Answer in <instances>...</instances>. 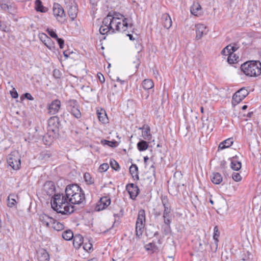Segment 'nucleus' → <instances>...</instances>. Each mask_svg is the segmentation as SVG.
Returning a JSON list of instances; mask_svg holds the SVG:
<instances>
[{
    "label": "nucleus",
    "mask_w": 261,
    "mask_h": 261,
    "mask_svg": "<svg viewBox=\"0 0 261 261\" xmlns=\"http://www.w3.org/2000/svg\"><path fill=\"white\" fill-rule=\"evenodd\" d=\"M68 200L62 194H56L51 201L52 208L62 215L70 214L74 211V206L70 205Z\"/></svg>",
    "instance_id": "1"
},
{
    "label": "nucleus",
    "mask_w": 261,
    "mask_h": 261,
    "mask_svg": "<svg viewBox=\"0 0 261 261\" xmlns=\"http://www.w3.org/2000/svg\"><path fill=\"white\" fill-rule=\"evenodd\" d=\"M120 16L123 17V16L119 13H116L115 19L114 21L115 29L118 32H122L123 33H133L135 32V28L132 20L130 19L127 18H123L122 20Z\"/></svg>",
    "instance_id": "2"
},
{
    "label": "nucleus",
    "mask_w": 261,
    "mask_h": 261,
    "mask_svg": "<svg viewBox=\"0 0 261 261\" xmlns=\"http://www.w3.org/2000/svg\"><path fill=\"white\" fill-rule=\"evenodd\" d=\"M241 68L246 75L251 77L261 74V63L259 61L245 62L241 65Z\"/></svg>",
    "instance_id": "3"
},
{
    "label": "nucleus",
    "mask_w": 261,
    "mask_h": 261,
    "mask_svg": "<svg viewBox=\"0 0 261 261\" xmlns=\"http://www.w3.org/2000/svg\"><path fill=\"white\" fill-rule=\"evenodd\" d=\"M7 161L9 166L14 170H17L20 168L21 165L20 155L18 151H13L7 157Z\"/></svg>",
    "instance_id": "4"
},
{
    "label": "nucleus",
    "mask_w": 261,
    "mask_h": 261,
    "mask_svg": "<svg viewBox=\"0 0 261 261\" xmlns=\"http://www.w3.org/2000/svg\"><path fill=\"white\" fill-rule=\"evenodd\" d=\"M68 111L76 118L79 119L82 114L80 111V105L75 99H70L67 102Z\"/></svg>",
    "instance_id": "5"
},
{
    "label": "nucleus",
    "mask_w": 261,
    "mask_h": 261,
    "mask_svg": "<svg viewBox=\"0 0 261 261\" xmlns=\"http://www.w3.org/2000/svg\"><path fill=\"white\" fill-rule=\"evenodd\" d=\"M65 3L68 8V14L72 20H74L76 17L78 9L77 5L75 0H65Z\"/></svg>",
    "instance_id": "6"
},
{
    "label": "nucleus",
    "mask_w": 261,
    "mask_h": 261,
    "mask_svg": "<svg viewBox=\"0 0 261 261\" xmlns=\"http://www.w3.org/2000/svg\"><path fill=\"white\" fill-rule=\"evenodd\" d=\"M249 94L245 88H242L238 90L233 95L232 104L236 105L242 101Z\"/></svg>",
    "instance_id": "7"
},
{
    "label": "nucleus",
    "mask_w": 261,
    "mask_h": 261,
    "mask_svg": "<svg viewBox=\"0 0 261 261\" xmlns=\"http://www.w3.org/2000/svg\"><path fill=\"white\" fill-rule=\"evenodd\" d=\"M60 120L58 116L51 117L48 120L47 129L55 134H58L59 131Z\"/></svg>",
    "instance_id": "8"
},
{
    "label": "nucleus",
    "mask_w": 261,
    "mask_h": 261,
    "mask_svg": "<svg viewBox=\"0 0 261 261\" xmlns=\"http://www.w3.org/2000/svg\"><path fill=\"white\" fill-rule=\"evenodd\" d=\"M53 13L58 21L63 22L65 20V14L62 7L58 3H55L53 6Z\"/></svg>",
    "instance_id": "9"
},
{
    "label": "nucleus",
    "mask_w": 261,
    "mask_h": 261,
    "mask_svg": "<svg viewBox=\"0 0 261 261\" xmlns=\"http://www.w3.org/2000/svg\"><path fill=\"white\" fill-rule=\"evenodd\" d=\"M69 202L74 204H83L85 201V193L81 189L80 192H76L73 196L68 199Z\"/></svg>",
    "instance_id": "10"
},
{
    "label": "nucleus",
    "mask_w": 261,
    "mask_h": 261,
    "mask_svg": "<svg viewBox=\"0 0 261 261\" xmlns=\"http://www.w3.org/2000/svg\"><path fill=\"white\" fill-rule=\"evenodd\" d=\"M82 189L77 184H71L68 185L65 189V195L66 198L68 199L73 196L77 192Z\"/></svg>",
    "instance_id": "11"
},
{
    "label": "nucleus",
    "mask_w": 261,
    "mask_h": 261,
    "mask_svg": "<svg viewBox=\"0 0 261 261\" xmlns=\"http://www.w3.org/2000/svg\"><path fill=\"white\" fill-rule=\"evenodd\" d=\"M126 190L128 192L130 198L135 200L140 192L138 187L133 183H130L126 186Z\"/></svg>",
    "instance_id": "12"
},
{
    "label": "nucleus",
    "mask_w": 261,
    "mask_h": 261,
    "mask_svg": "<svg viewBox=\"0 0 261 261\" xmlns=\"http://www.w3.org/2000/svg\"><path fill=\"white\" fill-rule=\"evenodd\" d=\"M116 13L114 15H111L110 13L104 18L102 20V25L109 28V29H112V33H114V28L112 26V23H114L115 19Z\"/></svg>",
    "instance_id": "13"
},
{
    "label": "nucleus",
    "mask_w": 261,
    "mask_h": 261,
    "mask_svg": "<svg viewBox=\"0 0 261 261\" xmlns=\"http://www.w3.org/2000/svg\"><path fill=\"white\" fill-rule=\"evenodd\" d=\"M60 108V101L58 99H55L48 106V114L50 115H55L59 112Z\"/></svg>",
    "instance_id": "14"
},
{
    "label": "nucleus",
    "mask_w": 261,
    "mask_h": 261,
    "mask_svg": "<svg viewBox=\"0 0 261 261\" xmlns=\"http://www.w3.org/2000/svg\"><path fill=\"white\" fill-rule=\"evenodd\" d=\"M111 203V199L108 196L102 197L99 201L96 209L97 211H100L107 207Z\"/></svg>",
    "instance_id": "15"
},
{
    "label": "nucleus",
    "mask_w": 261,
    "mask_h": 261,
    "mask_svg": "<svg viewBox=\"0 0 261 261\" xmlns=\"http://www.w3.org/2000/svg\"><path fill=\"white\" fill-rule=\"evenodd\" d=\"M196 28V39L197 40L200 39L204 35H206L208 30H207L206 27L203 24H198L195 25Z\"/></svg>",
    "instance_id": "16"
},
{
    "label": "nucleus",
    "mask_w": 261,
    "mask_h": 261,
    "mask_svg": "<svg viewBox=\"0 0 261 261\" xmlns=\"http://www.w3.org/2000/svg\"><path fill=\"white\" fill-rule=\"evenodd\" d=\"M37 259L38 261H49V255L47 251L43 248L39 249L37 251Z\"/></svg>",
    "instance_id": "17"
},
{
    "label": "nucleus",
    "mask_w": 261,
    "mask_h": 261,
    "mask_svg": "<svg viewBox=\"0 0 261 261\" xmlns=\"http://www.w3.org/2000/svg\"><path fill=\"white\" fill-rule=\"evenodd\" d=\"M44 190L49 196L54 195L55 192V186L53 182L47 181L44 185Z\"/></svg>",
    "instance_id": "18"
},
{
    "label": "nucleus",
    "mask_w": 261,
    "mask_h": 261,
    "mask_svg": "<svg viewBox=\"0 0 261 261\" xmlns=\"http://www.w3.org/2000/svg\"><path fill=\"white\" fill-rule=\"evenodd\" d=\"M85 241L81 234H76L73 238V245L76 249H79Z\"/></svg>",
    "instance_id": "19"
},
{
    "label": "nucleus",
    "mask_w": 261,
    "mask_h": 261,
    "mask_svg": "<svg viewBox=\"0 0 261 261\" xmlns=\"http://www.w3.org/2000/svg\"><path fill=\"white\" fill-rule=\"evenodd\" d=\"M39 220L42 223L43 225L49 227L51 226L52 222H54V218L45 214H42L39 216Z\"/></svg>",
    "instance_id": "20"
},
{
    "label": "nucleus",
    "mask_w": 261,
    "mask_h": 261,
    "mask_svg": "<svg viewBox=\"0 0 261 261\" xmlns=\"http://www.w3.org/2000/svg\"><path fill=\"white\" fill-rule=\"evenodd\" d=\"M162 21L164 28L168 29L172 25V20L168 13H164L162 16Z\"/></svg>",
    "instance_id": "21"
},
{
    "label": "nucleus",
    "mask_w": 261,
    "mask_h": 261,
    "mask_svg": "<svg viewBox=\"0 0 261 261\" xmlns=\"http://www.w3.org/2000/svg\"><path fill=\"white\" fill-rule=\"evenodd\" d=\"M161 200L164 208L163 213H171V205L169 202L167 196H162Z\"/></svg>",
    "instance_id": "22"
},
{
    "label": "nucleus",
    "mask_w": 261,
    "mask_h": 261,
    "mask_svg": "<svg viewBox=\"0 0 261 261\" xmlns=\"http://www.w3.org/2000/svg\"><path fill=\"white\" fill-rule=\"evenodd\" d=\"M142 129V135L143 138L145 140H151L152 136L150 134V129L149 126L144 125L142 127L140 128Z\"/></svg>",
    "instance_id": "23"
},
{
    "label": "nucleus",
    "mask_w": 261,
    "mask_h": 261,
    "mask_svg": "<svg viewBox=\"0 0 261 261\" xmlns=\"http://www.w3.org/2000/svg\"><path fill=\"white\" fill-rule=\"evenodd\" d=\"M233 142L232 138H228L221 142L218 146V150H223L231 146Z\"/></svg>",
    "instance_id": "24"
},
{
    "label": "nucleus",
    "mask_w": 261,
    "mask_h": 261,
    "mask_svg": "<svg viewBox=\"0 0 261 261\" xmlns=\"http://www.w3.org/2000/svg\"><path fill=\"white\" fill-rule=\"evenodd\" d=\"M129 172L134 179L139 180L138 168L136 164H132L129 167Z\"/></svg>",
    "instance_id": "25"
},
{
    "label": "nucleus",
    "mask_w": 261,
    "mask_h": 261,
    "mask_svg": "<svg viewBox=\"0 0 261 261\" xmlns=\"http://www.w3.org/2000/svg\"><path fill=\"white\" fill-rule=\"evenodd\" d=\"M222 176L218 172H214L211 177L212 181L216 185L220 184L222 181Z\"/></svg>",
    "instance_id": "26"
},
{
    "label": "nucleus",
    "mask_w": 261,
    "mask_h": 261,
    "mask_svg": "<svg viewBox=\"0 0 261 261\" xmlns=\"http://www.w3.org/2000/svg\"><path fill=\"white\" fill-rule=\"evenodd\" d=\"M142 85L143 89L147 91L152 89L154 87L153 81L149 79L144 80Z\"/></svg>",
    "instance_id": "27"
},
{
    "label": "nucleus",
    "mask_w": 261,
    "mask_h": 261,
    "mask_svg": "<svg viewBox=\"0 0 261 261\" xmlns=\"http://www.w3.org/2000/svg\"><path fill=\"white\" fill-rule=\"evenodd\" d=\"M145 224L139 223V222L136 223V235L138 238L142 235L143 230L144 228Z\"/></svg>",
    "instance_id": "28"
},
{
    "label": "nucleus",
    "mask_w": 261,
    "mask_h": 261,
    "mask_svg": "<svg viewBox=\"0 0 261 261\" xmlns=\"http://www.w3.org/2000/svg\"><path fill=\"white\" fill-rule=\"evenodd\" d=\"M201 6L198 4H194L191 8V13L195 16H198L200 14Z\"/></svg>",
    "instance_id": "29"
},
{
    "label": "nucleus",
    "mask_w": 261,
    "mask_h": 261,
    "mask_svg": "<svg viewBox=\"0 0 261 261\" xmlns=\"http://www.w3.org/2000/svg\"><path fill=\"white\" fill-rule=\"evenodd\" d=\"M35 9L38 12L44 13L47 11V8L42 5L41 0L35 1Z\"/></svg>",
    "instance_id": "30"
},
{
    "label": "nucleus",
    "mask_w": 261,
    "mask_h": 261,
    "mask_svg": "<svg viewBox=\"0 0 261 261\" xmlns=\"http://www.w3.org/2000/svg\"><path fill=\"white\" fill-rule=\"evenodd\" d=\"M145 223V211L144 210H140L138 212L136 223Z\"/></svg>",
    "instance_id": "31"
},
{
    "label": "nucleus",
    "mask_w": 261,
    "mask_h": 261,
    "mask_svg": "<svg viewBox=\"0 0 261 261\" xmlns=\"http://www.w3.org/2000/svg\"><path fill=\"white\" fill-rule=\"evenodd\" d=\"M55 230L57 231H60L64 228V225L63 224L57 221L54 219V222H52L51 226Z\"/></svg>",
    "instance_id": "32"
},
{
    "label": "nucleus",
    "mask_w": 261,
    "mask_h": 261,
    "mask_svg": "<svg viewBox=\"0 0 261 261\" xmlns=\"http://www.w3.org/2000/svg\"><path fill=\"white\" fill-rule=\"evenodd\" d=\"M97 114L98 119L100 122H101L102 123H106L108 122V118L105 111L100 112L97 111Z\"/></svg>",
    "instance_id": "33"
},
{
    "label": "nucleus",
    "mask_w": 261,
    "mask_h": 261,
    "mask_svg": "<svg viewBox=\"0 0 261 261\" xmlns=\"http://www.w3.org/2000/svg\"><path fill=\"white\" fill-rule=\"evenodd\" d=\"M52 156L50 151L45 150L41 152L39 155V159L42 161H47Z\"/></svg>",
    "instance_id": "34"
},
{
    "label": "nucleus",
    "mask_w": 261,
    "mask_h": 261,
    "mask_svg": "<svg viewBox=\"0 0 261 261\" xmlns=\"http://www.w3.org/2000/svg\"><path fill=\"white\" fill-rule=\"evenodd\" d=\"M73 237V232L70 229L64 231L62 233V238L66 241L71 240Z\"/></svg>",
    "instance_id": "35"
},
{
    "label": "nucleus",
    "mask_w": 261,
    "mask_h": 261,
    "mask_svg": "<svg viewBox=\"0 0 261 261\" xmlns=\"http://www.w3.org/2000/svg\"><path fill=\"white\" fill-rule=\"evenodd\" d=\"M137 147L139 151H143L148 147V144L144 140H141L137 143Z\"/></svg>",
    "instance_id": "36"
},
{
    "label": "nucleus",
    "mask_w": 261,
    "mask_h": 261,
    "mask_svg": "<svg viewBox=\"0 0 261 261\" xmlns=\"http://www.w3.org/2000/svg\"><path fill=\"white\" fill-rule=\"evenodd\" d=\"M15 197H17L16 196H15L14 195H12V194H10L8 198H7V201H8V206L10 207H14V206H15L16 204V199H15Z\"/></svg>",
    "instance_id": "37"
},
{
    "label": "nucleus",
    "mask_w": 261,
    "mask_h": 261,
    "mask_svg": "<svg viewBox=\"0 0 261 261\" xmlns=\"http://www.w3.org/2000/svg\"><path fill=\"white\" fill-rule=\"evenodd\" d=\"M170 224L171 223H164V224L162 226V230L165 235H168L171 232Z\"/></svg>",
    "instance_id": "38"
},
{
    "label": "nucleus",
    "mask_w": 261,
    "mask_h": 261,
    "mask_svg": "<svg viewBox=\"0 0 261 261\" xmlns=\"http://www.w3.org/2000/svg\"><path fill=\"white\" fill-rule=\"evenodd\" d=\"M231 168L235 171L239 170L242 167V164L241 162L235 161L234 160H232L231 162Z\"/></svg>",
    "instance_id": "39"
},
{
    "label": "nucleus",
    "mask_w": 261,
    "mask_h": 261,
    "mask_svg": "<svg viewBox=\"0 0 261 261\" xmlns=\"http://www.w3.org/2000/svg\"><path fill=\"white\" fill-rule=\"evenodd\" d=\"M44 44L50 50L54 51L56 49L55 43L50 37L44 43Z\"/></svg>",
    "instance_id": "40"
},
{
    "label": "nucleus",
    "mask_w": 261,
    "mask_h": 261,
    "mask_svg": "<svg viewBox=\"0 0 261 261\" xmlns=\"http://www.w3.org/2000/svg\"><path fill=\"white\" fill-rule=\"evenodd\" d=\"M239 59V57L237 56L236 54L231 53V54H229L227 58V61L229 64H233L235 61H237V60Z\"/></svg>",
    "instance_id": "41"
},
{
    "label": "nucleus",
    "mask_w": 261,
    "mask_h": 261,
    "mask_svg": "<svg viewBox=\"0 0 261 261\" xmlns=\"http://www.w3.org/2000/svg\"><path fill=\"white\" fill-rule=\"evenodd\" d=\"M84 179L88 184L91 185L94 184V180L91 176L89 173H85L84 176Z\"/></svg>",
    "instance_id": "42"
},
{
    "label": "nucleus",
    "mask_w": 261,
    "mask_h": 261,
    "mask_svg": "<svg viewBox=\"0 0 261 261\" xmlns=\"http://www.w3.org/2000/svg\"><path fill=\"white\" fill-rule=\"evenodd\" d=\"M163 217L164 223H171V213H163Z\"/></svg>",
    "instance_id": "43"
},
{
    "label": "nucleus",
    "mask_w": 261,
    "mask_h": 261,
    "mask_svg": "<svg viewBox=\"0 0 261 261\" xmlns=\"http://www.w3.org/2000/svg\"><path fill=\"white\" fill-rule=\"evenodd\" d=\"M87 240L88 242H84V244H83V247L85 251H90L91 250H92V244L88 239H87Z\"/></svg>",
    "instance_id": "44"
},
{
    "label": "nucleus",
    "mask_w": 261,
    "mask_h": 261,
    "mask_svg": "<svg viewBox=\"0 0 261 261\" xmlns=\"http://www.w3.org/2000/svg\"><path fill=\"white\" fill-rule=\"evenodd\" d=\"M110 165L112 169L116 171H118L120 169L119 164L115 160H111Z\"/></svg>",
    "instance_id": "45"
},
{
    "label": "nucleus",
    "mask_w": 261,
    "mask_h": 261,
    "mask_svg": "<svg viewBox=\"0 0 261 261\" xmlns=\"http://www.w3.org/2000/svg\"><path fill=\"white\" fill-rule=\"evenodd\" d=\"M250 255L249 251L244 252V253L240 256V259L243 261H248L250 259Z\"/></svg>",
    "instance_id": "46"
},
{
    "label": "nucleus",
    "mask_w": 261,
    "mask_h": 261,
    "mask_svg": "<svg viewBox=\"0 0 261 261\" xmlns=\"http://www.w3.org/2000/svg\"><path fill=\"white\" fill-rule=\"evenodd\" d=\"M99 32L102 35L107 34L109 32L111 31L112 29H109V28L101 25L99 28Z\"/></svg>",
    "instance_id": "47"
},
{
    "label": "nucleus",
    "mask_w": 261,
    "mask_h": 261,
    "mask_svg": "<svg viewBox=\"0 0 261 261\" xmlns=\"http://www.w3.org/2000/svg\"><path fill=\"white\" fill-rule=\"evenodd\" d=\"M103 141L105 142V144H107L112 147H116L118 145L117 142L116 141H108L104 140ZM101 142H102L103 141Z\"/></svg>",
    "instance_id": "48"
},
{
    "label": "nucleus",
    "mask_w": 261,
    "mask_h": 261,
    "mask_svg": "<svg viewBox=\"0 0 261 261\" xmlns=\"http://www.w3.org/2000/svg\"><path fill=\"white\" fill-rule=\"evenodd\" d=\"M132 62L133 64V65H132V66H134L135 67L136 69H137L139 67L140 64V61L139 59L137 57L134 58L132 59Z\"/></svg>",
    "instance_id": "49"
},
{
    "label": "nucleus",
    "mask_w": 261,
    "mask_h": 261,
    "mask_svg": "<svg viewBox=\"0 0 261 261\" xmlns=\"http://www.w3.org/2000/svg\"><path fill=\"white\" fill-rule=\"evenodd\" d=\"M39 37L40 40L44 43L45 41L49 39V37L47 36L45 33H42L39 34Z\"/></svg>",
    "instance_id": "50"
},
{
    "label": "nucleus",
    "mask_w": 261,
    "mask_h": 261,
    "mask_svg": "<svg viewBox=\"0 0 261 261\" xmlns=\"http://www.w3.org/2000/svg\"><path fill=\"white\" fill-rule=\"evenodd\" d=\"M109 165L107 163H103L101 164L99 167V170L100 172H105L109 169Z\"/></svg>",
    "instance_id": "51"
},
{
    "label": "nucleus",
    "mask_w": 261,
    "mask_h": 261,
    "mask_svg": "<svg viewBox=\"0 0 261 261\" xmlns=\"http://www.w3.org/2000/svg\"><path fill=\"white\" fill-rule=\"evenodd\" d=\"M232 178L236 181H240L242 179V177L239 173H233Z\"/></svg>",
    "instance_id": "52"
},
{
    "label": "nucleus",
    "mask_w": 261,
    "mask_h": 261,
    "mask_svg": "<svg viewBox=\"0 0 261 261\" xmlns=\"http://www.w3.org/2000/svg\"><path fill=\"white\" fill-rule=\"evenodd\" d=\"M53 76L56 79H60L62 76V73L57 69H55L53 71Z\"/></svg>",
    "instance_id": "53"
},
{
    "label": "nucleus",
    "mask_w": 261,
    "mask_h": 261,
    "mask_svg": "<svg viewBox=\"0 0 261 261\" xmlns=\"http://www.w3.org/2000/svg\"><path fill=\"white\" fill-rule=\"evenodd\" d=\"M46 32L48 34L53 38L56 39L58 38V35L52 29H47L46 30Z\"/></svg>",
    "instance_id": "54"
},
{
    "label": "nucleus",
    "mask_w": 261,
    "mask_h": 261,
    "mask_svg": "<svg viewBox=\"0 0 261 261\" xmlns=\"http://www.w3.org/2000/svg\"><path fill=\"white\" fill-rule=\"evenodd\" d=\"M214 233L213 238L215 240L216 243L217 245V243L218 242V237L219 236V234H217V232L219 233L218 228L217 226H215L214 227Z\"/></svg>",
    "instance_id": "55"
},
{
    "label": "nucleus",
    "mask_w": 261,
    "mask_h": 261,
    "mask_svg": "<svg viewBox=\"0 0 261 261\" xmlns=\"http://www.w3.org/2000/svg\"><path fill=\"white\" fill-rule=\"evenodd\" d=\"M7 29L8 28L6 23L0 20V30L6 32L8 31Z\"/></svg>",
    "instance_id": "56"
},
{
    "label": "nucleus",
    "mask_w": 261,
    "mask_h": 261,
    "mask_svg": "<svg viewBox=\"0 0 261 261\" xmlns=\"http://www.w3.org/2000/svg\"><path fill=\"white\" fill-rule=\"evenodd\" d=\"M56 39L59 45L60 48L61 49L63 48L64 46V40L62 38H59L58 37V38H56Z\"/></svg>",
    "instance_id": "57"
},
{
    "label": "nucleus",
    "mask_w": 261,
    "mask_h": 261,
    "mask_svg": "<svg viewBox=\"0 0 261 261\" xmlns=\"http://www.w3.org/2000/svg\"><path fill=\"white\" fill-rule=\"evenodd\" d=\"M10 94L12 97L13 98H16L18 97V94L14 88H13V90L10 91Z\"/></svg>",
    "instance_id": "58"
},
{
    "label": "nucleus",
    "mask_w": 261,
    "mask_h": 261,
    "mask_svg": "<svg viewBox=\"0 0 261 261\" xmlns=\"http://www.w3.org/2000/svg\"><path fill=\"white\" fill-rule=\"evenodd\" d=\"M1 7L3 10L6 11L9 10V9L11 8V6L6 3H1Z\"/></svg>",
    "instance_id": "59"
},
{
    "label": "nucleus",
    "mask_w": 261,
    "mask_h": 261,
    "mask_svg": "<svg viewBox=\"0 0 261 261\" xmlns=\"http://www.w3.org/2000/svg\"><path fill=\"white\" fill-rule=\"evenodd\" d=\"M201 119H202V121L203 127V128H206L207 129H210L211 130V131H212L213 130V128L210 127L209 124H207L206 122H205L204 121L203 117H202Z\"/></svg>",
    "instance_id": "60"
},
{
    "label": "nucleus",
    "mask_w": 261,
    "mask_h": 261,
    "mask_svg": "<svg viewBox=\"0 0 261 261\" xmlns=\"http://www.w3.org/2000/svg\"><path fill=\"white\" fill-rule=\"evenodd\" d=\"M23 96L24 97V98H27L28 100H34L33 97L29 93H25V94H23Z\"/></svg>",
    "instance_id": "61"
},
{
    "label": "nucleus",
    "mask_w": 261,
    "mask_h": 261,
    "mask_svg": "<svg viewBox=\"0 0 261 261\" xmlns=\"http://www.w3.org/2000/svg\"><path fill=\"white\" fill-rule=\"evenodd\" d=\"M97 76L98 77L99 82L101 83H103L105 82V77H104L103 75L101 73H98L97 74Z\"/></svg>",
    "instance_id": "62"
},
{
    "label": "nucleus",
    "mask_w": 261,
    "mask_h": 261,
    "mask_svg": "<svg viewBox=\"0 0 261 261\" xmlns=\"http://www.w3.org/2000/svg\"><path fill=\"white\" fill-rule=\"evenodd\" d=\"M123 215V210L122 208H120V212L119 213H117V214H116V213H114V217H122Z\"/></svg>",
    "instance_id": "63"
},
{
    "label": "nucleus",
    "mask_w": 261,
    "mask_h": 261,
    "mask_svg": "<svg viewBox=\"0 0 261 261\" xmlns=\"http://www.w3.org/2000/svg\"><path fill=\"white\" fill-rule=\"evenodd\" d=\"M145 93H142V97H144L145 99H147L149 96V93L148 91L145 90Z\"/></svg>",
    "instance_id": "64"
}]
</instances>
